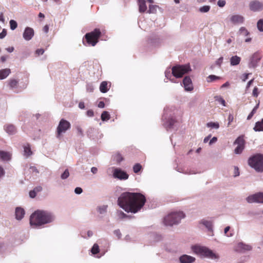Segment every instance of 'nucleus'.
Listing matches in <instances>:
<instances>
[{
    "label": "nucleus",
    "mask_w": 263,
    "mask_h": 263,
    "mask_svg": "<svg viewBox=\"0 0 263 263\" xmlns=\"http://www.w3.org/2000/svg\"><path fill=\"white\" fill-rule=\"evenodd\" d=\"M201 222L209 231H212V223L211 221L203 220Z\"/></svg>",
    "instance_id": "obj_30"
},
{
    "label": "nucleus",
    "mask_w": 263,
    "mask_h": 263,
    "mask_svg": "<svg viewBox=\"0 0 263 263\" xmlns=\"http://www.w3.org/2000/svg\"><path fill=\"white\" fill-rule=\"evenodd\" d=\"M253 81H254V79L251 80L250 81H249L248 82L247 85V87H246L247 89L249 88L250 87V86L253 83Z\"/></svg>",
    "instance_id": "obj_58"
},
{
    "label": "nucleus",
    "mask_w": 263,
    "mask_h": 263,
    "mask_svg": "<svg viewBox=\"0 0 263 263\" xmlns=\"http://www.w3.org/2000/svg\"><path fill=\"white\" fill-rule=\"evenodd\" d=\"M118 215L120 219H124V218H130L129 216H128L127 215H126V214H125L123 212H122L121 211H118Z\"/></svg>",
    "instance_id": "obj_38"
},
{
    "label": "nucleus",
    "mask_w": 263,
    "mask_h": 263,
    "mask_svg": "<svg viewBox=\"0 0 263 263\" xmlns=\"http://www.w3.org/2000/svg\"><path fill=\"white\" fill-rule=\"evenodd\" d=\"M146 202L141 193L124 192L118 199V205L127 212L136 213L139 211Z\"/></svg>",
    "instance_id": "obj_1"
},
{
    "label": "nucleus",
    "mask_w": 263,
    "mask_h": 263,
    "mask_svg": "<svg viewBox=\"0 0 263 263\" xmlns=\"http://www.w3.org/2000/svg\"><path fill=\"white\" fill-rule=\"evenodd\" d=\"M79 107L81 109H84L85 108V105H84V102H80L79 104Z\"/></svg>",
    "instance_id": "obj_63"
},
{
    "label": "nucleus",
    "mask_w": 263,
    "mask_h": 263,
    "mask_svg": "<svg viewBox=\"0 0 263 263\" xmlns=\"http://www.w3.org/2000/svg\"><path fill=\"white\" fill-rule=\"evenodd\" d=\"M207 126L209 127L218 128L219 127V123L217 122H209L207 123Z\"/></svg>",
    "instance_id": "obj_35"
},
{
    "label": "nucleus",
    "mask_w": 263,
    "mask_h": 263,
    "mask_svg": "<svg viewBox=\"0 0 263 263\" xmlns=\"http://www.w3.org/2000/svg\"><path fill=\"white\" fill-rule=\"evenodd\" d=\"M25 214V211L21 208H16L15 209V217L17 220L22 219Z\"/></svg>",
    "instance_id": "obj_20"
},
{
    "label": "nucleus",
    "mask_w": 263,
    "mask_h": 263,
    "mask_svg": "<svg viewBox=\"0 0 263 263\" xmlns=\"http://www.w3.org/2000/svg\"><path fill=\"white\" fill-rule=\"evenodd\" d=\"M222 61H223V58L222 57H220L219 58L216 62V64L217 65H218L219 66H220L221 64H222Z\"/></svg>",
    "instance_id": "obj_53"
},
{
    "label": "nucleus",
    "mask_w": 263,
    "mask_h": 263,
    "mask_svg": "<svg viewBox=\"0 0 263 263\" xmlns=\"http://www.w3.org/2000/svg\"><path fill=\"white\" fill-rule=\"evenodd\" d=\"M249 164L256 171L263 172V155L257 154L248 160Z\"/></svg>",
    "instance_id": "obj_5"
},
{
    "label": "nucleus",
    "mask_w": 263,
    "mask_h": 263,
    "mask_svg": "<svg viewBox=\"0 0 263 263\" xmlns=\"http://www.w3.org/2000/svg\"><path fill=\"white\" fill-rule=\"evenodd\" d=\"M175 122H176V121L174 119H171L169 120V123H170V127H172L174 124Z\"/></svg>",
    "instance_id": "obj_59"
},
{
    "label": "nucleus",
    "mask_w": 263,
    "mask_h": 263,
    "mask_svg": "<svg viewBox=\"0 0 263 263\" xmlns=\"http://www.w3.org/2000/svg\"><path fill=\"white\" fill-rule=\"evenodd\" d=\"M193 251L196 254L211 259H217L218 256L212 250L204 247L195 246L192 247Z\"/></svg>",
    "instance_id": "obj_6"
},
{
    "label": "nucleus",
    "mask_w": 263,
    "mask_h": 263,
    "mask_svg": "<svg viewBox=\"0 0 263 263\" xmlns=\"http://www.w3.org/2000/svg\"><path fill=\"white\" fill-rule=\"evenodd\" d=\"M36 194L35 190H32L29 192V196L31 198H34L36 196Z\"/></svg>",
    "instance_id": "obj_50"
},
{
    "label": "nucleus",
    "mask_w": 263,
    "mask_h": 263,
    "mask_svg": "<svg viewBox=\"0 0 263 263\" xmlns=\"http://www.w3.org/2000/svg\"><path fill=\"white\" fill-rule=\"evenodd\" d=\"M247 201L249 203L257 202L263 203V192H258L250 195L247 198Z\"/></svg>",
    "instance_id": "obj_9"
},
{
    "label": "nucleus",
    "mask_w": 263,
    "mask_h": 263,
    "mask_svg": "<svg viewBox=\"0 0 263 263\" xmlns=\"http://www.w3.org/2000/svg\"><path fill=\"white\" fill-rule=\"evenodd\" d=\"M172 74L176 78H181L191 70L189 65H176L172 69Z\"/></svg>",
    "instance_id": "obj_7"
},
{
    "label": "nucleus",
    "mask_w": 263,
    "mask_h": 263,
    "mask_svg": "<svg viewBox=\"0 0 263 263\" xmlns=\"http://www.w3.org/2000/svg\"><path fill=\"white\" fill-rule=\"evenodd\" d=\"M254 129L255 131H263V119L256 123Z\"/></svg>",
    "instance_id": "obj_25"
},
{
    "label": "nucleus",
    "mask_w": 263,
    "mask_h": 263,
    "mask_svg": "<svg viewBox=\"0 0 263 263\" xmlns=\"http://www.w3.org/2000/svg\"><path fill=\"white\" fill-rule=\"evenodd\" d=\"M83 192L82 188L80 187H77L74 190V192L77 194H80Z\"/></svg>",
    "instance_id": "obj_49"
},
{
    "label": "nucleus",
    "mask_w": 263,
    "mask_h": 263,
    "mask_svg": "<svg viewBox=\"0 0 263 263\" xmlns=\"http://www.w3.org/2000/svg\"><path fill=\"white\" fill-rule=\"evenodd\" d=\"M87 115L89 117H92L94 115L93 111L92 110H88L87 111Z\"/></svg>",
    "instance_id": "obj_57"
},
{
    "label": "nucleus",
    "mask_w": 263,
    "mask_h": 263,
    "mask_svg": "<svg viewBox=\"0 0 263 263\" xmlns=\"http://www.w3.org/2000/svg\"><path fill=\"white\" fill-rule=\"evenodd\" d=\"M100 251L99 247L97 243H95L92 246L91 252L93 254H97Z\"/></svg>",
    "instance_id": "obj_32"
},
{
    "label": "nucleus",
    "mask_w": 263,
    "mask_h": 263,
    "mask_svg": "<svg viewBox=\"0 0 263 263\" xmlns=\"http://www.w3.org/2000/svg\"><path fill=\"white\" fill-rule=\"evenodd\" d=\"M98 106L99 108H104L105 107V103L103 101H100L99 102L98 104Z\"/></svg>",
    "instance_id": "obj_56"
},
{
    "label": "nucleus",
    "mask_w": 263,
    "mask_h": 263,
    "mask_svg": "<svg viewBox=\"0 0 263 263\" xmlns=\"http://www.w3.org/2000/svg\"><path fill=\"white\" fill-rule=\"evenodd\" d=\"M4 129L5 131L9 135H14L17 130L16 127L11 124H7L4 125Z\"/></svg>",
    "instance_id": "obj_15"
},
{
    "label": "nucleus",
    "mask_w": 263,
    "mask_h": 263,
    "mask_svg": "<svg viewBox=\"0 0 263 263\" xmlns=\"http://www.w3.org/2000/svg\"><path fill=\"white\" fill-rule=\"evenodd\" d=\"M184 217L185 215L182 212H173L164 218L163 222L165 226H172L179 223Z\"/></svg>",
    "instance_id": "obj_4"
},
{
    "label": "nucleus",
    "mask_w": 263,
    "mask_h": 263,
    "mask_svg": "<svg viewBox=\"0 0 263 263\" xmlns=\"http://www.w3.org/2000/svg\"><path fill=\"white\" fill-rule=\"evenodd\" d=\"M113 176L120 180H126L128 179L129 176L125 172L120 168H116L113 171Z\"/></svg>",
    "instance_id": "obj_11"
},
{
    "label": "nucleus",
    "mask_w": 263,
    "mask_h": 263,
    "mask_svg": "<svg viewBox=\"0 0 263 263\" xmlns=\"http://www.w3.org/2000/svg\"><path fill=\"white\" fill-rule=\"evenodd\" d=\"M71 124L68 121L62 119L60 120L57 128V137L60 138L63 133L70 129Z\"/></svg>",
    "instance_id": "obj_8"
},
{
    "label": "nucleus",
    "mask_w": 263,
    "mask_h": 263,
    "mask_svg": "<svg viewBox=\"0 0 263 263\" xmlns=\"http://www.w3.org/2000/svg\"><path fill=\"white\" fill-rule=\"evenodd\" d=\"M42 190V187L40 186H37L36 187H35L34 189L33 190H35V192L37 193V192H41Z\"/></svg>",
    "instance_id": "obj_61"
},
{
    "label": "nucleus",
    "mask_w": 263,
    "mask_h": 263,
    "mask_svg": "<svg viewBox=\"0 0 263 263\" xmlns=\"http://www.w3.org/2000/svg\"><path fill=\"white\" fill-rule=\"evenodd\" d=\"M110 119V115L106 111H104L101 114V119L102 121H107Z\"/></svg>",
    "instance_id": "obj_31"
},
{
    "label": "nucleus",
    "mask_w": 263,
    "mask_h": 263,
    "mask_svg": "<svg viewBox=\"0 0 263 263\" xmlns=\"http://www.w3.org/2000/svg\"><path fill=\"white\" fill-rule=\"evenodd\" d=\"M11 70L9 68L4 69L0 70V80L6 78L10 73Z\"/></svg>",
    "instance_id": "obj_21"
},
{
    "label": "nucleus",
    "mask_w": 263,
    "mask_h": 263,
    "mask_svg": "<svg viewBox=\"0 0 263 263\" xmlns=\"http://www.w3.org/2000/svg\"><path fill=\"white\" fill-rule=\"evenodd\" d=\"M69 176V173L67 169L65 170L64 173L61 175V178L62 179H65L67 178Z\"/></svg>",
    "instance_id": "obj_42"
},
{
    "label": "nucleus",
    "mask_w": 263,
    "mask_h": 263,
    "mask_svg": "<svg viewBox=\"0 0 263 263\" xmlns=\"http://www.w3.org/2000/svg\"><path fill=\"white\" fill-rule=\"evenodd\" d=\"M0 158L4 161H8L10 159L11 156L8 152L0 151Z\"/></svg>",
    "instance_id": "obj_22"
},
{
    "label": "nucleus",
    "mask_w": 263,
    "mask_h": 263,
    "mask_svg": "<svg viewBox=\"0 0 263 263\" xmlns=\"http://www.w3.org/2000/svg\"><path fill=\"white\" fill-rule=\"evenodd\" d=\"M54 220L53 214L47 211L36 210L30 216V224L33 228H37L50 223Z\"/></svg>",
    "instance_id": "obj_2"
},
{
    "label": "nucleus",
    "mask_w": 263,
    "mask_h": 263,
    "mask_svg": "<svg viewBox=\"0 0 263 263\" xmlns=\"http://www.w3.org/2000/svg\"><path fill=\"white\" fill-rule=\"evenodd\" d=\"M217 5L220 7H223L226 5V1L223 0H219L217 2Z\"/></svg>",
    "instance_id": "obj_48"
},
{
    "label": "nucleus",
    "mask_w": 263,
    "mask_h": 263,
    "mask_svg": "<svg viewBox=\"0 0 263 263\" xmlns=\"http://www.w3.org/2000/svg\"><path fill=\"white\" fill-rule=\"evenodd\" d=\"M182 82L185 90L192 91L193 89L192 80L189 77H185Z\"/></svg>",
    "instance_id": "obj_14"
},
{
    "label": "nucleus",
    "mask_w": 263,
    "mask_h": 263,
    "mask_svg": "<svg viewBox=\"0 0 263 263\" xmlns=\"http://www.w3.org/2000/svg\"><path fill=\"white\" fill-rule=\"evenodd\" d=\"M142 168V166L139 163H136L133 167L134 173H138Z\"/></svg>",
    "instance_id": "obj_39"
},
{
    "label": "nucleus",
    "mask_w": 263,
    "mask_h": 263,
    "mask_svg": "<svg viewBox=\"0 0 263 263\" xmlns=\"http://www.w3.org/2000/svg\"><path fill=\"white\" fill-rule=\"evenodd\" d=\"M257 26L258 29L260 31L263 32V20L262 19H260L258 21Z\"/></svg>",
    "instance_id": "obj_40"
},
{
    "label": "nucleus",
    "mask_w": 263,
    "mask_h": 263,
    "mask_svg": "<svg viewBox=\"0 0 263 263\" xmlns=\"http://www.w3.org/2000/svg\"><path fill=\"white\" fill-rule=\"evenodd\" d=\"M239 32L241 34L247 35L249 34L248 30L245 27H241L239 29Z\"/></svg>",
    "instance_id": "obj_45"
},
{
    "label": "nucleus",
    "mask_w": 263,
    "mask_h": 263,
    "mask_svg": "<svg viewBox=\"0 0 263 263\" xmlns=\"http://www.w3.org/2000/svg\"><path fill=\"white\" fill-rule=\"evenodd\" d=\"M108 83L106 81H103L100 86V90L102 93H105L108 90Z\"/></svg>",
    "instance_id": "obj_24"
},
{
    "label": "nucleus",
    "mask_w": 263,
    "mask_h": 263,
    "mask_svg": "<svg viewBox=\"0 0 263 263\" xmlns=\"http://www.w3.org/2000/svg\"><path fill=\"white\" fill-rule=\"evenodd\" d=\"M249 8L253 11H259L263 9V4L258 1H253L250 3Z\"/></svg>",
    "instance_id": "obj_12"
},
{
    "label": "nucleus",
    "mask_w": 263,
    "mask_h": 263,
    "mask_svg": "<svg viewBox=\"0 0 263 263\" xmlns=\"http://www.w3.org/2000/svg\"><path fill=\"white\" fill-rule=\"evenodd\" d=\"M210 6L206 5V6H203L200 7L199 9V11L201 12L204 13V12H208L210 10Z\"/></svg>",
    "instance_id": "obj_41"
},
{
    "label": "nucleus",
    "mask_w": 263,
    "mask_h": 263,
    "mask_svg": "<svg viewBox=\"0 0 263 263\" xmlns=\"http://www.w3.org/2000/svg\"><path fill=\"white\" fill-rule=\"evenodd\" d=\"M158 8V6L157 5H149L147 13L155 14L157 12Z\"/></svg>",
    "instance_id": "obj_28"
},
{
    "label": "nucleus",
    "mask_w": 263,
    "mask_h": 263,
    "mask_svg": "<svg viewBox=\"0 0 263 263\" xmlns=\"http://www.w3.org/2000/svg\"><path fill=\"white\" fill-rule=\"evenodd\" d=\"M18 84V81L15 79H11L9 82V85L11 88H15Z\"/></svg>",
    "instance_id": "obj_33"
},
{
    "label": "nucleus",
    "mask_w": 263,
    "mask_h": 263,
    "mask_svg": "<svg viewBox=\"0 0 263 263\" xmlns=\"http://www.w3.org/2000/svg\"><path fill=\"white\" fill-rule=\"evenodd\" d=\"M5 173V172L4 168L0 165V178L4 176Z\"/></svg>",
    "instance_id": "obj_54"
},
{
    "label": "nucleus",
    "mask_w": 263,
    "mask_h": 263,
    "mask_svg": "<svg viewBox=\"0 0 263 263\" xmlns=\"http://www.w3.org/2000/svg\"><path fill=\"white\" fill-rule=\"evenodd\" d=\"M252 249V247L248 245H246L242 242H239L237 244L236 250L239 251H250Z\"/></svg>",
    "instance_id": "obj_19"
},
{
    "label": "nucleus",
    "mask_w": 263,
    "mask_h": 263,
    "mask_svg": "<svg viewBox=\"0 0 263 263\" xmlns=\"http://www.w3.org/2000/svg\"><path fill=\"white\" fill-rule=\"evenodd\" d=\"M258 106H259V104H257L254 107V108L252 109V111L250 113V114L248 115V117H247V119L248 120H250L252 117L253 116V115L255 114V112H256V110L257 109H258Z\"/></svg>",
    "instance_id": "obj_34"
},
{
    "label": "nucleus",
    "mask_w": 263,
    "mask_h": 263,
    "mask_svg": "<svg viewBox=\"0 0 263 263\" xmlns=\"http://www.w3.org/2000/svg\"><path fill=\"white\" fill-rule=\"evenodd\" d=\"M241 58L237 55L233 56L230 59V63L232 66L237 65L239 64Z\"/></svg>",
    "instance_id": "obj_23"
},
{
    "label": "nucleus",
    "mask_w": 263,
    "mask_h": 263,
    "mask_svg": "<svg viewBox=\"0 0 263 263\" xmlns=\"http://www.w3.org/2000/svg\"><path fill=\"white\" fill-rule=\"evenodd\" d=\"M245 141L243 136L238 137L234 142L235 144H237L235 149V153L239 154L241 153L245 147Z\"/></svg>",
    "instance_id": "obj_10"
},
{
    "label": "nucleus",
    "mask_w": 263,
    "mask_h": 263,
    "mask_svg": "<svg viewBox=\"0 0 263 263\" xmlns=\"http://www.w3.org/2000/svg\"><path fill=\"white\" fill-rule=\"evenodd\" d=\"M249 73H245L242 76V80L243 82H245L248 79Z\"/></svg>",
    "instance_id": "obj_55"
},
{
    "label": "nucleus",
    "mask_w": 263,
    "mask_h": 263,
    "mask_svg": "<svg viewBox=\"0 0 263 263\" xmlns=\"http://www.w3.org/2000/svg\"><path fill=\"white\" fill-rule=\"evenodd\" d=\"M91 172L93 174H95L97 173L98 172V168L96 167H92L91 168Z\"/></svg>",
    "instance_id": "obj_60"
},
{
    "label": "nucleus",
    "mask_w": 263,
    "mask_h": 263,
    "mask_svg": "<svg viewBox=\"0 0 263 263\" xmlns=\"http://www.w3.org/2000/svg\"><path fill=\"white\" fill-rule=\"evenodd\" d=\"M217 139L216 137H213L210 141L209 142V144L211 145L214 142H215L216 141H217Z\"/></svg>",
    "instance_id": "obj_62"
},
{
    "label": "nucleus",
    "mask_w": 263,
    "mask_h": 263,
    "mask_svg": "<svg viewBox=\"0 0 263 263\" xmlns=\"http://www.w3.org/2000/svg\"><path fill=\"white\" fill-rule=\"evenodd\" d=\"M86 89L87 91L89 92H92L93 91V87L92 85H87Z\"/></svg>",
    "instance_id": "obj_52"
},
{
    "label": "nucleus",
    "mask_w": 263,
    "mask_h": 263,
    "mask_svg": "<svg viewBox=\"0 0 263 263\" xmlns=\"http://www.w3.org/2000/svg\"><path fill=\"white\" fill-rule=\"evenodd\" d=\"M14 47H9L6 48V50L8 51L9 52H12L14 50Z\"/></svg>",
    "instance_id": "obj_64"
},
{
    "label": "nucleus",
    "mask_w": 263,
    "mask_h": 263,
    "mask_svg": "<svg viewBox=\"0 0 263 263\" xmlns=\"http://www.w3.org/2000/svg\"><path fill=\"white\" fill-rule=\"evenodd\" d=\"M34 35V30L30 27H26L23 33V37L26 41L30 40Z\"/></svg>",
    "instance_id": "obj_13"
},
{
    "label": "nucleus",
    "mask_w": 263,
    "mask_h": 263,
    "mask_svg": "<svg viewBox=\"0 0 263 263\" xmlns=\"http://www.w3.org/2000/svg\"><path fill=\"white\" fill-rule=\"evenodd\" d=\"M10 29L12 30L15 29L17 27V24L16 22L14 20H11L10 21Z\"/></svg>",
    "instance_id": "obj_37"
},
{
    "label": "nucleus",
    "mask_w": 263,
    "mask_h": 263,
    "mask_svg": "<svg viewBox=\"0 0 263 263\" xmlns=\"http://www.w3.org/2000/svg\"><path fill=\"white\" fill-rule=\"evenodd\" d=\"M215 101H217L219 103L222 105L223 106H226L225 100L220 96H216L214 97Z\"/></svg>",
    "instance_id": "obj_29"
},
{
    "label": "nucleus",
    "mask_w": 263,
    "mask_h": 263,
    "mask_svg": "<svg viewBox=\"0 0 263 263\" xmlns=\"http://www.w3.org/2000/svg\"><path fill=\"white\" fill-rule=\"evenodd\" d=\"M244 17L240 15H233L230 17L231 22L234 24H242L244 22Z\"/></svg>",
    "instance_id": "obj_16"
},
{
    "label": "nucleus",
    "mask_w": 263,
    "mask_h": 263,
    "mask_svg": "<svg viewBox=\"0 0 263 263\" xmlns=\"http://www.w3.org/2000/svg\"><path fill=\"white\" fill-rule=\"evenodd\" d=\"M24 155L28 157L32 155V152L31 150L30 145L29 144H27L26 145L24 146Z\"/></svg>",
    "instance_id": "obj_26"
},
{
    "label": "nucleus",
    "mask_w": 263,
    "mask_h": 263,
    "mask_svg": "<svg viewBox=\"0 0 263 263\" xmlns=\"http://www.w3.org/2000/svg\"><path fill=\"white\" fill-rule=\"evenodd\" d=\"M259 94L258 89L257 87H255L253 90L252 95L254 97H257Z\"/></svg>",
    "instance_id": "obj_46"
},
{
    "label": "nucleus",
    "mask_w": 263,
    "mask_h": 263,
    "mask_svg": "<svg viewBox=\"0 0 263 263\" xmlns=\"http://www.w3.org/2000/svg\"><path fill=\"white\" fill-rule=\"evenodd\" d=\"M228 126H230V125L231 124V123L234 120V116H233V114H229L228 118Z\"/></svg>",
    "instance_id": "obj_44"
},
{
    "label": "nucleus",
    "mask_w": 263,
    "mask_h": 263,
    "mask_svg": "<svg viewBox=\"0 0 263 263\" xmlns=\"http://www.w3.org/2000/svg\"><path fill=\"white\" fill-rule=\"evenodd\" d=\"M76 129H77V134L80 136H83L84 134H83V129L82 128L79 126H77L76 127Z\"/></svg>",
    "instance_id": "obj_43"
},
{
    "label": "nucleus",
    "mask_w": 263,
    "mask_h": 263,
    "mask_svg": "<svg viewBox=\"0 0 263 263\" xmlns=\"http://www.w3.org/2000/svg\"><path fill=\"white\" fill-rule=\"evenodd\" d=\"M139 6V11L140 13H144L147 10V6L145 0H137Z\"/></svg>",
    "instance_id": "obj_18"
},
{
    "label": "nucleus",
    "mask_w": 263,
    "mask_h": 263,
    "mask_svg": "<svg viewBox=\"0 0 263 263\" xmlns=\"http://www.w3.org/2000/svg\"><path fill=\"white\" fill-rule=\"evenodd\" d=\"M101 35V32L98 28H96L92 31L86 33L83 39V45L95 46L99 42Z\"/></svg>",
    "instance_id": "obj_3"
},
{
    "label": "nucleus",
    "mask_w": 263,
    "mask_h": 263,
    "mask_svg": "<svg viewBox=\"0 0 263 263\" xmlns=\"http://www.w3.org/2000/svg\"><path fill=\"white\" fill-rule=\"evenodd\" d=\"M179 260L181 263H192L195 260V258L187 255H183L180 256Z\"/></svg>",
    "instance_id": "obj_17"
},
{
    "label": "nucleus",
    "mask_w": 263,
    "mask_h": 263,
    "mask_svg": "<svg viewBox=\"0 0 263 263\" xmlns=\"http://www.w3.org/2000/svg\"><path fill=\"white\" fill-rule=\"evenodd\" d=\"M44 52V50L43 49H38L35 51L36 54L38 55L43 54Z\"/></svg>",
    "instance_id": "obj_51"
},
{
    "label": "nucleus",
    "mask_w": 263,
    "mask_h": 263,
    "mask_svg": "<svg viewBox=\"0 0 263 263\" xmlns=\"http://www.w3.org/2000/svg\"><path fill=\"white\" fill-rule=\"evenodd\" d=\"M7 35V30L3 29L2 32L0 33V39H4Z\"/></svg>",
    "instance_id": "obj_47"
},
{
    "label": "nucleus",
    "mask_w": 263,
    "mask_h": 263,
    "mask_svg": "<svg viewBox=\"0 0 263 263\" xmlns=\"http://www.w3.org/2000/svg\"><path fill=\"white\" fill-rule=\"evenodd\" d=\"M114 160L118 163H120L123 160V157L119 153H117L114 155Z\"/></svg>",
    "instance_id": "obj_36"
},
{
    "label": "nucleus",
    "mask_w": 263,
    "mask_h": 263,
    "mask_svg": "<svg viewBox=\"0 0 263 263\" xmlns=\"http://www.w3.org/2000/svg\"><path fill=\"white\" fill-rule=\"evenodd\" d=\"M221 78L220 77H218L215 75H210L206 78V81L208 83H211L214 81L220 80Z\"/></svg>",
    "instance_id": "obj_27"
}]
</instances>
